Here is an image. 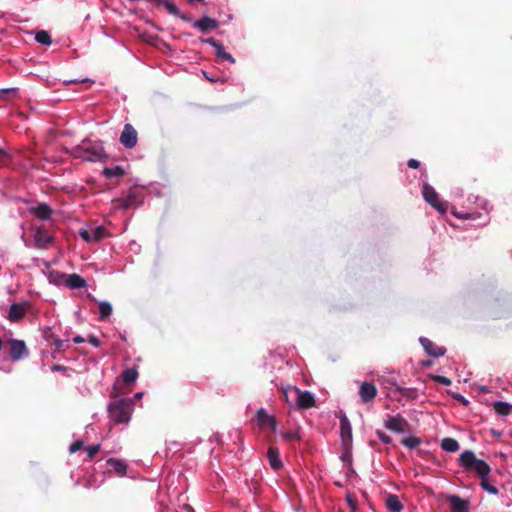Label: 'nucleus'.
<instances>
[{"label":"nucleus","instance_id":"nucleus-1","mask_svg":"<svg viewBox=\"0 0 512 512\" xmlns=\"http://www.w3.org/2000/svg\"><path fill=\"white\" fill-rule=\"evenodd\" d=\"M460 465L468 471H475L481 478V487L490 494L496 495L498 489L490 484L487 479L491 469L490 466L481 459H477L474 452L471 450H465L462 452L459 458Z\"/></svg>","mask_w":512,"mask_h":512},{"label":"nucleus","instance_id":"nucleus-2","mask_svg":"<svg viewBox=\"0 0 512 512\" xmlns=\"http://www.w3.org/2000/svg\"><path fill=\"white\" fill-rule=\"evenodd\" d=\"M132 399H119L112 401L108 406V412L111 420L115 424H126L131 419L133 411Z\"/></svg>","mask_w":512,"mask_h":512},{"label":"nucleus","instance_id":"nucleus-3","mask_svg":"<svg viewBox=\"0 0 512 512\" xmlns=\"http://www.w3.org/2000/svg\"><path fill=\"white\" fill-rule=\"evenodd\" d=\"M74 155L85 161H105L108 155L100 145H93L91 147H85L84 145L78 146L74 149Z\"/></svg>","mask_w":512,"mask_h":512},{"label":"nucleus","instance_id":"nucleus-4","mask_svg":"<svg viewBox=\"0 0 512 512\" xmlns=\"http://www.w3.org/2000/svg\"><path fill=\"white\" fill-rule=\"evenodd\" d=\"M112 203L115 209L127 210L142 204V194L137 189H130L126 197L114 199Z\"/></svg>","mask_w":512,"mask_h":512},{"label":"nucleus","instance_id":"nucleus-5","mask_svg":"<svg viewBox=\"0 0 512 512\" xmlns=\"http://www.w3.org/2000/svg\"><path fill=\"white\" fill-rule=\"evenodd\" d=\"M422 193L424 199L438 212L441 214H445L447 212V205L439 199L438 193L431 185L425 183L423 185Z\"/></svg>","mask_w":512,"mask_h":512},{"label":"nucleus","instance_id":"nucleus-6","mask_svg":"<svg viewBox=\"0 0 512 512\" xmlns=\"http://www.w3.org/2000/svg\"><path fill=\"white\" fill-rule=\"evenodd\" d=\"M290 392L295 395L296 404L301 409H310L315 406L314 395L309 391H301L297 387H290Z\"/></svg>","mask_w":512,"mask_h":512},{"label":"nucleus","instance_id":"nucleus-7","mask_svg":"<svg viewBox=\"0 0 512 512\" xmlns=\"http://www.w3.org/2000/svg\"><path fill=\"white\" fill-rule=\"evenodd\" d=\"M138 141V133L132 124L127 123L124 125L123 131L120 135V143L125 148H134Z\"/></svg>","mask_w":512,"mask_h":512},{"label":"nucleus","instance_id":"nucleus-8","mask_svg":"<svg viewBox=\"0 0 512 512\" xmlns=\"http://www.w3.org/2000/svg\"><path fill=\"white\" fill-rule=\"evenodd\" d=\"M106 235V229L103 226H97L91 231L86 229H81L79 231V236L87 243L92 241H100Z\"/></svg>","mask_w":512,"mask_h":512},{"label":"nucleus","instance_id":"nucleus-9","mask_svg":"<svg viewBox=\"0 0 512 512\" xmlns=\"http://www.w3.org/2000/svg\"><path fill=\"white\" fill-rule=\"evenodd\" d=\"M256 419H257L258 426L261 429L270 428L272 431H276V428H277L276 419L273 416L268 415L264 408H260L257 411Z\"/></svg>","mask_w":512,"mask_h":512},{"label":"nucleus","instance_id":"nucleus-10","mask_svg":"<svg viewBox=\"0 0 512 512\" xmlns=\"http://www.w3.org/2000/svg\"><path fill=\"white\" fill-rule=\"evenodd\" d=\"M340 432L344 449H347L352 442V427L346 415L340 417Z\"/></svg>","mask_w":512,"mask_h":512},{"label":"nucleus","instance_id":"nucleus-11","mask_svg":"<svg viewBox=\"0 0 512 512\" xmlns=\"http://www.w3.org/2000/svg\"><path fill=\"white\" fill-rule=\"evenodd\" d=\"M27 353L28 351L24 341L18 339H12L10 341V357L13 361L20 360Z\"/></svg>","mask_w":512,"mask_h":512},{"label":"nucleus","instance_id":"nucleus-12","mask_svg":"<svg viewBox=\"0 0 512 512\" xmlns=\"http://www.w3.org/2000/svg\"><path fill=\"white\" fill-rule=\"evenodd\" d=\"M377 388L372 382H363L359 388V396L363 403L371 402L377 395Z\"/></svg>","mask_w":512,"mask_h":512},{"label":"nucleus","instance_id":"nucleus-13","mask_svg":"<svg viewBox=\"0 0 512 512\" xmlns=\"http://www.w3.org/2000/svg\"><path fill=\"white\" fill-rule=\"evenodd\" d=\"M408 426L407 420L401 415L389 417L385 421V427L393 432L402 433Z\"/></svg>","mask_w":512,"mask_h":512},{"label":"nucleus","instance_id":"nucleus-14","mask_svg":"<svg viewBox=\"0 0 512 512\" xmlns=\"http://www.w3.org/2000/svg\"><path fill=\"white\" fill-rule=\"evenodd\" d=\"M202 41L215 48L217 57L223 60H227L231 63H235L233 56L225 51L224 45L220 41L216 40L215 38H207L203 39Z\"/></svg>","mask_w":512,"mask_h":512},{"label":"nucleus","instance_id":"nucleus-15","mask_svg":"<svg viewBox=\"0 0 512 512\" xmlns=\"http://www.w3.org/2000/svg\"><path fill=\"white\" fill-rule=\"evenodd\" d=\"M424 350L433 357H440L446 353V349L442 346H438L436 343L428 338L421 337L419 339Z\"/></svg>","mask_w":512,"mask_h":512},{"label":"nucleus","instance_id":"nucleus-16","mask_svg":"<svg viewBox=\"0 0 512 512\" xmlns=\"http://www.w3.org/2000/svg\"><path fill=\"white\" fill-rule=\"evenodd\" d=\"M219 22L209 16H204L199 20L193 22V27L199 29L201 32L206 33L217 29Z\"/></svg>","mask_w":512,"mask_h":512},{"label":"nucleus","instance_id":"nucleus-17","mask_svg":"<svg viewBox=\"0 0 512 512\" xmlns=\"http://www.w3.org/2000/svg\"><path fill=\"white\" fill-rule=\"evenodd\" d=\"M28 304L13 303L10 306L8 319L11 322H18L24 318L27 312Z\"/></svg>","mask_w":512,"mask_h":512},{"label":"nucleus","instance_id":"nucleus-18","mask_svg":"<svg viewBox=\"0 0 512 512\" xmlns=\"http://www.w3.org/2000/svg\"><path fill=\"white\" fill-rule=\"evenodd\" d=\"M452 512H467L469 508V502L467 500L462 499L457 495H449L447 497Z\"/></svg>","mask_w":512,"mask_h":512},{"label":"nucleus","instance_id":"nucleus-19","mask_svg":"<svg viewBox=\"0 0 512 512\" xmlns=\"http://www.w3.org/2000/svg\"><path fill=\"white\" fill-rule=\"evenodd\" d=\"M35 244L38 248L44 249L52 242L51 235L44 229L38 228L35 235Z\"/></svg>","mask_w":512,"mask_h":512},{"label":"nucleus","instance_id":"nucleus-20","mask_svg":"<svg viewBox=\"0 0 512 512\" xmlns=\"http://www.w3.org/2000/svg\"><path fill=\"white\" fill-rule=\"evenodd\" d=\"M31 213L40 220H48L52 215V209L48 204L41 203L32 208Z\"/></svg>","mask_w":512,"mask_h":512},{"label":"nucleus","instance_id":"nucleus-21","mask_svg":"<svg viewBox=\"0 0 512 512\" xmlns=\"http://www.w3.org/2000/svg\"><path fill=\"white\" fill-rule=\"evenodd\" d=\"M267 457L272 469L277 471L283 466V463L279 458V451L277 448L270 446L267 452Z\"/></svg>","mask_w":512,"mask_h":512},{"label":"nucleus","instance_id":"nucleus-22","mask_svg":"<svg viewBox=\"0 0 512 512\" xmlns=\"http://www.w3.org/2000/svg\"><path fill=\"white\" fill-rule=\"evenodd\" d=\"M385 504L388 510H390L391 512H400L403 508V505L400 502L399 497L395 494H389L386 497Z\"/></svg>","mask_w":512,"mask_h":512},{"label":"nucleus","instance_id":"nucleus-23","mask_svg":"<svg viewBox=\"0 0 512 512\" xmlns=\"http://www.w3.org/2000/svg\"><path fill=\"white\" fill-rule=\"evenodd\" d=\"M66 284L72 289L84 288L87 285L86 280L76 273L68 276Z\"/></svg>","mask_w":512,"mask_h":512},{"label":"nucleus","instance_id":"nucleus-24","mask_svg":"<svg viewBox=\"0 0 512 512\" xmlns=\"http://www.w3.org/2000/svg\"><path fill=\"white\" fill-rule=\"evenodd\" d=\"M107 465L120 476H123L126 473L127 466L123 461L119 459L109 458L107 460Z\"/></svg>","mask_w":512,"mask_h":512},{"label":"nucleus","instance_id":"nucleus-25","mask_svg":"<svg viewBox=\"0 0 512 512\" xmlns=\"http://www.w3.org/2000/svg\"><path fill=\"white\" fill-rule=\"evenodd\" d=\"M493 408L500 416H508L512 412V405L508 402H495L493 403Z\"/></svg>","mask_w":512,"mask_h":512},{"label":"nucleus","instance_id":"nucleus-26","mask_svg":"<svg viewBox=\"0 0 512 512\" xmlns=\"http://www.w3.org/2000/svg\"><path fill=\"white\" fill-rule=\"evenodd\" d=\"M459 447L458 441L454 438L446 437L441 441V448L447 452H456Z\"/></svg>","mask_w":512,"mask_h":512},{"label":"nucleus","instance_id":"nucleus-27","mask_svg":"<svg viewBox=\"0 0 512 512\" xmlns=\"http://www.w3.org/2000/svg\"><path fill=\"white\" fill-rule=\"evenodd\" d=\"M124 174L125 171L121 166L106 167L103 170V175L106 178L122 177Z\"/></svg>","mask_w":512,"mask_h":512},{"label":"nucleus","instance_id":"nucleus-28","mask_svg":"<svg viewBox=\"0 0 512 512\" xmlns=\"http://www.w3.org/2000/svg\"><path fill=\"white\" fill-rule=\"evenodd\" d=\"M138 377V371L136 368H129L123 371L122 379L125 385H130L136 381Z\"/></svg>","mask_w":512,"mask_h":512},{"label":"nucleus","instance_id":"nucleus-29","mask_svg":"<svg viewBox=\"0 0 512 512\" xmlns=\"http://www.w3.org/2000/svg\"><path fill=\"white\" fill-rule=\"evenodd\" d=\"M396 390L401 394L402 397L407 400H415L418 398V390L416 388H405L397 386Z\"/></svg>","mask_w":512,"mask_h":512},{"label":"nucleus","instance_id":"nucleus-30","mask_svg":"<svg viewBox=\"0 0 512 512\" xmlns=\"http://www.w3.org/2000/svg\"><path fill=\"white\" fill-rule=\"evenodd\" d=\"M98 308H99V318H100V320L107 319L111 315V313H112V306L107 301L100 302Z\"/></svg>","mask_w":512,"mask_h":512},{"label":"nucleus","instance_id":"nucleus-31","mask_svg":"<svg viewBox=\"0 0 512 512\" xmlns=\"http://www.w3.org/2000/svg\"><path fill=\"white\" fill-rule=\"evenodd\" d=\"M153 4L165 6L168 12L174 16L180 15V10L169 0H154Z\"/></svg>","mask_w":512,"mask_h":512},{"label":"nucleus","instance_id":"nucleus-32","mask_svg":"<svg viewBox=\"0 0 512 512\" xmlns=\"http://www.w3.org/2000/svg\"><path fill=\"white\" fill-rule=\"evenodd\" d=\"M35 40L42 45H50L52 43L51 36L45 30H40L35 35Z\"/></svg>","mask_w":512,"mask_h":512},{"label":"nucleus","instance_id":"nucleus-33","mask_svg":"<svg viewBox=\"0 0 512 512\" xmlns=\"http://www.w3.org/2000/svg\"><path fill=\"white\" fill-rule=\"evenodd\" d=\"M18 96L17 88L0 89V99L9 100Z\"/></svg>","mask_w":512,"mask_h":512},{"label":"nucleus","instance_id":"nucleus-34","mask_svg":"<svg viewBox=\"0 0 512 512\" xmlns=\"http://www.w3.org/2000/svg\"><path fill=\"white\" fill-rule=\"evenodd\" d=\"M401 443L407 448L414 449L420 445L421 440L418 437L410 436L402 439Z\"/></svg>","mask_w":512,"mask_h":512},{"label":"nucleus","instance_id":"nucleus-35","mask_svg":"<svg viewBox=\"0 0 512 512\" xmlns=\"http://www.w3.org/2000/svg\"><path fill=\"white\" fill-rule=\"evenodd\" d=\"M88 454V459L91 460L99 451H100V445H90L85 448Z\"/></svg>","mask_w":512,"mask_h":512},{"label":"nucleus","instance_id":"nucleus-36","mask_svg":"<svg viewBox=\"0 0 512 512\" xmlns=\"http://www.w3.org/2000/svg\"><path fill=\"white\" fill-rule=\"evenodd\" d=\"M9 161H10L9 153L5 149L0 147V166L7 165L9 163Z\"/></svg>","mask_w":512,"mask_h":512},{"label":"nucleus","instance_id":"nucleus-37","mask_svg":"<svg viewBox=\"0 0 512 512\" xmlns=\"http://www.w3.org/2000/svg\"><path fill=\"white\" fill-rule=\"evenodd\" d=\"M432 380H434L435 382H438L440 384H443V385H450L451 384V380L446 377V376H441V375H431L430 376Z\"/></svg>","mask_w":512,"mask_h":512},{"label":"nucleus","instance_id":"nucleus-38","mask_svg":"<svg viewBox=\"0 0 512 512\" xmlns=\"http://www.w3.org/2000/svg\"><path fill=\"white\" fill-rule=\"evenodd\" d=\"M83 445H84V443L82 440H77L70 445L69 452L71 454L76 453L77 451H79L83 448Z\"/></svg>","mask_w":512,"mask_h":512},{"label":"nucleus","instance_id":"nucleus-39","mask_svg":"<svg viewBox=\"0 0 512 512\" xmlns=\"http://www.w3.org/2000/svg\"><path fill=\"white\" fill-rule=\"evenodd\" d=\"M282 437L287 441H291L294 439H300L299 434L297 432H293V431L283 432Z\"/></svg>","mask_w":512,"mask_h":512},{"label":"nucleus","instance_id":"nucleus-40","mask_svg":"<svg viewBox=\"0 0 512 512\" xmlns=\"http://www.w3.org/2000/svg\"><path fill=\"white\" fill-rule=\"evenodd\" d=\"M53 345H54L56 351H64L68 347V345L65 344V341L60 340V339H56L53 342Z\"/></svg>","mask_w":512,"mask_h":512},{"label":"nucleus","instance_id":"nucleus-41","mask_svg":"<svg viewBox=\"0 0 512 512\" xmlns=\"http://www.w3.org/2000/svg\"><path fill=\"white\" fill-rule=\"evenodd\" d=\"M376 434L383 443L390 444L392 442V438L384 432L377 431Z\"/></svg>","mask_w":512,"mask_h":512},{"label":"nucleus","instance_id":"nucleus-42","mask_svg":"<svg viewBox=\"0 0 512 512\" xmlns=\"http://www.w3.org/2000/svg\"><path fill=\"white\" fill-rule=\"evenodd\" d=\"M346 500H347V503H348L349 507L351 508V510L353 512H355L357 510V501H356V499L353 496H351V495H347L346 496Z\"/></svg>","mask_w":512,"mask_h":512},{"label":"nucleus","instance_id":"nucleus-43","mask_svg":"<svg viewBox=\"0 0 512 512\" xmlns=\"http://www.w3.org/2000/svg\"><path fill=\"white\" fill-rule=\"evenodd\" d=\"M451 396L457 400L458 402H460L462 405H465L467 406L469 404V401L463 396L461 395L460 393H452Z\"/></svg>","mask_w":512,"mask_h":512},{"label":"nucleus","instance_id":"nucleus-44","mask_svg":"<svg viewBox=\"0 0 512 512\" xmlns=\"http://www.w3.org/2000/svg\"><path fill=\"white\" fill-rule=\"evenodd\" d=\"M88 341L90 344H92L95 347H98L100 345V340L94 335H90L88 337Z\"/></svg>","mask_w":512,"mask_h":512},{"label":"nucleus","instance_id":"nucleus-45","mask_svg":"<svg viewBox=\"0 0 512 512\" xmlns=\"http://www.w3.org/2000/svg\"><path fill=\"white\" fill-rule=\"evenodd\" d=\"M407 164H408V167H410L412 169H417L420 166V162L416 159H410Z\"/></svg>","mask_w":512,"mask_h":512},{"label":"nucleus","instance_id":"nucleus-46","mask_svg":"<svg viewBox=\"0 0 512 512\" xmlns=\"http://www.w3.org/2000/svg\"><path fill=\"white\" fill-rule=\"evenodd\" d=\"M350 448H351V444L348 446L347 449H345V453L342 456V459L344 461H350V457H351V455H350Z\"/></svg>","mask_w":512,"mask_h":512},{"label":"nucleus","instance_id":"nucleus-47","mask_svg":"<svg viewBox=\"0 0 512 512\" xmlns=\"http://www.w3.org/2000/svg\"><path fill=\"white\" fill-rule=\"evenodd\" d=\"M177 17H179L180 19H182L183 21H186V22H191L192 21L191 17H189V16H187L185 14H182L181 12H180V15H177Z\"/></svg>","mask_w":512,"mask_h":512},{"label":"nucleus","instance_id":"nucleus-48","mask_svg":"<svg viewBox=\"0 0 512 512\" xmlns=\"http://www.w3.org/2000/svg\"><path fill=\"white\" fill-rule=\"evenodd\" d=\"M84 341H85L84 338L80 335H77L73 338V342L76 344L83 343Z\"/></svg>","mask_w":512,"mask_h":512},{"label":"nucleus","instance_id":"nucleus-49","mask_svg":"<svg viewBox=\"0 0 512 512\" xmlns=\"http://www.w3.org/2000/svg\"><path fill=\"white\" fill-rule=\"evenodd\" d=\"M62 369H63V367H62V366H60V365H54V366H53V370L60 371V370H62Z\"/></svg>","mask_w":512,"mask_h":512},{"label":"nucleus","instance_id":"nucleus-50","mask_svg":"<svg viewBox=\"0 0 512 512\" xmlns=\"http://www.w3.org/2000/svg\"><path fill=\"white\" fill-rule=\"evenodd\" d=\"M288 393H291V392H290V388H289L288 390H285V391H284L286 401H289V400H288V399H289Z\"/></svg>","mask_w":512,"mask_h":512},{"label":"nucleus","instance_id":"nucleus-51","mask_svg":"<svg viewBox=\"0 0 512 512\" xmlns=\"http://www.w3.org/2000/svg\"><path fill=\"white\" fill-rule=\"evenodd\" d=\"M184 509H186V511H188V512H193L192 507L189 505H184Z\"/></svg>","mask_w":512,"mask_h":512},{"label":"nucleus","instance_id":"nucleus-52","mask_svg":"<svg viewBox=\"0 0 512 512\" xmlns=\"http://www.w3.org/2000/svg\"><path fill=\"white\" fill-rule=\"evenodd\" d=\"M431 363H432V362H431L430 360H428V361H424V362H423V365H424V366H429V365H431Z\"/></svg>","mask_w":512,"mask_h":512},{"label":"nucleus","instance_id":"nucleus-53","mask_svg":"<svg viewBox=\"0 0 512 512\" xmlns=\"http://www.w3.org/2000/svg\"><path fill=\"white\" fill-rule=\"evenodd\" d=\"M136 399H139L142 397V393L139 392V393H136L135 396H134Z\"/></svg>","mask_w":512,"mask_h":512},{"label":"nucleus","instance_id":"nucleus-54","mask_svg":"<svg viewBox=\"0 0 512 512\" xmlns=\"http://www.w3.org/2000/svg\"><path fill=\"white\" fill-rule=\"evenodd\" d=\"M510 436L512 437V431L510 432Z\"/></svg>","mask_w":512,"mask_h":512}]
</instances>
